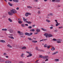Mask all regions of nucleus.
<instances>
[{"mask_svg":"<svg viewBox=\"0 0 63 63\" xmlns=\"http://www.w3.org/2000/svg\"><path fill=\"white\" fill-rule=\"evenodd\" d=\"M10 11L13 14H15L16 13V11L14 9H12V10H11Z\"/></svg>","mask_w":63,"mask_h":63,"instance_id":"1","label":"nucleus"},{"mask_svg":"<svg viewBox=\"0 0 63 63\" xmlns=\"http://www.w3.org/2000/svg\"><path fill=\"white\" fill-rule=\"evenodd\" d=\"M26 52L27 53H28L29 54V55H28L27 56V57H30L31 56H32V54H31V52H29V51H27V52Z\"/></svg>","mask_w":63,"mask_h":63,"instance_id":"2","label":"nucleus"},{"mask_svg":"<svg viewBox=\"0 0 63 63\" xmlns=\"http://www.w3.org/2000/svg\"><path fill=\"white\" fill-rule=\"evenodd\" d=\"M48 57V56H43V59H47V57Z\"/></svg>","mask_w":63,"mask_h":63,"instance_id":"3","label":"nucleus"},{"mask_svg":"<svg viewBox=\"0 0 63 63\" xmlns=\"http://www.w3.org/2000/svg\"><path fill=\"white\" fill-rule=\"evenodd\" d=\"M57 43H60L61 42V40L60 39H58L57 40Z\"/></svg>","mask_w":63,"mask_h":63,"instance_id":"4","label":"nucleus"},{"mask_svg":"<svg viewBox=\"0 0 63 63\" xmlns=\"http://www.w3.org/2000/svg\"><path fill=\"white\" fill-rule=\"evenodd\" d=\"M17 33L18 34H19L20 35H22L23 34V33L22 32H20V31H18Z\"/></svg>","mask_w":63,"mask_h":63,"instance_id":"5","label":"nucleus"},{"mask_svg":"<svg viewBox=\"0 0 63 63\" xmlns=\"http://www.w3.org/2000/svg\"><path fill=\"white\" fill-rule=\"evenodd\" d=\"M8 14L9 15H10V16H12L13 15V14L11 12H8Z\"/></svg>","mask_w":63,"mask_h":63,"instance_id":"6","label":"nucleus"},{"mask_svg":"<svg viewBox=\"0 0 63 63\" xmlns=\"http://www.w3.org/2000/svg\"><path fill=\"white\" fill-rule=\"evenodd\" d=\"M44 35L46 36V38H47V37H48V33H46L44 34Z\"/></svg>","mask_w":63,"mask_h":63,"instance_id":"7","label":"nucleus"},{"mask_svg":"<svg viewBox=\"0 0 63 63\" xmlns=\"http://www.w3.org/2000/svg\"><path fill=\"white\" fill-rule=\"evenodd\" d=\"M0 42H1V43H6V42L5 41L3 40H1L0 41Z\"/></svg>","mask_w":63,"mask_h":63,"instance_id":"8","label":"nucleus"},{"mask_svg":"<svg viewBox=\"0 0 63 63\" xmlns=\"http://www.w3.org/2000/svg\"><path fill=\"white\" fill-rule=\"evenodd\" d=\"M9 31L11 33H13L14 32V31L13 30H9Z\"/></svg>","mask_w":63,"mask_h":63,"instance_id":"9","label":"nucleus"},{"mask_svg":"<svg viewBox=\"0 0 63 63\" xmlns=\"http://www.w3.org/2000/svg\"><path fill=\"white\" fill-rule=\"evenodd\" d=\"M5 63H11V61H6L5 62Z\"/></svg>","mask_w":63,"mask_h":63,"instance_id":"10","label":"nucleus"},{"mask_svg":"<svg viewBox=\"0 0 63 63\" xmlns=\"http://www.w3.org/2000/svg\"><path fill=\"white\" fill-rule=\"evenodd\" d=\"M25 35H27L28 36L30 35L29 33H25Z\"/></svg>","mask_w":63,"mask_h":63,"instance_id":"11","label":"nucleus"},{"mask_svg":"<svg viewBox=\"0 0 63 63\" xmlns=\"http://www.w3.org/2000/svg\"><path fill=\"white\" fill-rule=\"evenodd\" d=\"M48 36V37H51L52 36V35L51 34H49Z\"/></svg>","mask_w":63,"mask_h":63,"instance_id":"12","label":"nucleus"},{"mask_svg":"<svg viewBox=\"0 0 63 63\" xmlns=\"http://www.w3.org/2000/svg\"><path fill=\"white\" fill-rule=\"evenodd\" d=\"M58 51H56V52H55V53H53V55H55L57 53H58Z\"/></svg>","mask_w":63,"mask_h":63,"instance_id":"13","label":"nucleus"},{"mask_svg":"<svg viewBox=\"0 0 63 63\" xmlns=\"http://www.w3.org/2000/svg\"><path fill=\"white\" fill-rule=\"evenodd\" d=\"M9 38H11V39H14V38L13 36H8Z\"/></svg>","mask_w":63,"mask_h":63,"instance_id":"14","label":"nucleus"},{"mask_svg":"<svg viewBox=\"0 0 63 63\" xmlns=\"http://www.w3.org/2000/svg\"><path fill=\"white\" fill-rule=\"evenodd\" d=\"M27 8H28L29 9H31L32 8V7L30 6H28L27 7Z\"/></svg>","mask_w":63,"mask_h":63,"instance_id":"15","label":"nucleus"},{"mask_svg":"<svg viewBox=\"0 0 63 63\" xmlns=\"http://www.w3.org/2000/svg\"><path fill=\"white\" fill-rule=\"evenodd\" d=\"M36 31L38 32H40V30L38 29H36Z\"/></svg>","mask_w":63,"mask_h":63,"instance_id":"16","label":"nucleus"},{"mask_svg":"<svg viewBox=\"0 0 63 63\" xmlns=\"http://www.w3.org/2000/svg\"><path fill=\"white\" fill-rule=\"evenodd\" d=\"M32 42L33 43H37V41H32Z\"/></svg>","mask_w":63,"mask_h":63,"instance_id":"17","label":"nucleus"},{"mask_svg":"<svg viewBox=\"0 0 63 63\" xmlns=\"http://www.w3.org/2000/svg\"><path fill=\"white\" fill-rule=\"evenodd\" d=\"M23 20L25 22H26V21L27 19H25V17H23Z\"/></svg>","mask_w":63,"mask_h":63,"instance_id":"18","label":"nucleus"},{"mask_svg":"<svg viewBox=\"0 0 63 63\" xmlns=\"http://www.w3.org/2000/svg\"><path fill=\"white\" fill-rule=\"evenodd\" d=\"M41 30H43V31H46L47 30L46 29H44L43 28H42Z\"/></svg>","mask_w":63,"mask_h":63,"instance_id":"19","label":"nucleus"},{"mask_svg":"<svg viewBox=\"0 0 63 63\" xmlns=\"http://www.w3.org/2000/svg\"><path fill=\"white\" fill-rule=\"evenodd\" d=\"M26 47L25 46H24V47H23L22 48V49H26Z\"/></svg>","mask_w":63,"mask_h":63,"instance_id":"20","label":"nucleus"},{"mask_svg":"<svg viewBox=\"0 0 63 63\" xmlns=\"http://www.w3.org/2000/svg\"><path fill=\"white\" fill-rule=\"evenodd\" d=\"M13 1L15 2H18V0H13Z\"/></svg>","mask_w":63,"mask_h":63,"instance_id":"21","label":"nucleus"},{"mask_svg":"<svg viewBox=\"0 0 63 63\" xmlns=\"http://www.w3.org/2000/svg\"><path fill=\"white\" fill-rule=\"evenodd\" d=\"M8 4L10 6H13V5L11 4V3L10 2H9L8 3Z\"/></svg>","mask_w":63,"mask_h":63,"instance_id":"22","label":"nucleus"},{"mask_svg":"<svg viewBox=\"0 0 63 63\" xmlns=\"http://www.w3.org/2000/svg\"><path fill=\"white\" fill-rule=\"evenodd\" d=\"M7 47H10V48H12V47H12V46H11V45H7Z\"/></svg>","mask_w":63,"mask_h":63,"instance_id":"23","label":"nucleus"},{"mask_svg":"<svg viewBox=\"0 0 63 63\" xmlns=\"http://www.w3.org/2000/svg\"><path fill=\"white\" fill-rule=\"evenodd\" d=\"M46 21H47V22H50V20H48V19H47L46 20Z\"/></svg>","mask_w":63,"mask_h":63,"instance_id":"24","label":"nucleus"},{"mask_svg":"<svg viewBox=\"0 0 63 63\" xmlns=\"http://www.w3.org/2000/svg\"><path fill=\"white\" fill-rule=\"evenodd\" d=\"M25 54H24L23 53H22V54L21 55V57H23V55H24Z\"/></svg>","mask_w":63,"mask_h":63,"instance_id":"25","label":"nucleus"},{"mask_svg":"<svg viewBox=\"0 0 63 63\" xmlns=\"http://www.w3.org/2000/svg\"><path fill=\"white\" fill-rule=\"evenodd\" d=\"M43 56L42 55H39V58H43Z\"/></svg>","mask_w":63,"mask_h":63,"instance_id":"26","label":"nucleus"},{"mask_svg":"<svg viewBox=\"0 0 63 63\" xmlns=\"http://www.w3.org/2000/svg\"><path fill=\"white\" fill-rule=\"evenodd\" d=\"M35 31V30L34 29H31L30 30V31H31V32H34V31Z\"/></svg>","mask_w":63,"mask_h":63,"instance_id":"27","label":"nucleus"},{"mask_svg":"<svg viewBox=\"0 0 63 63\" xmlns=\"http://www.w3.org/2000/svg\"><path fill=\"white\" fill-rule=\"evenodd\" d=\"M25 16H28L29 15H28V13H27L25 14Z\"/></svg>","mask_w":63,"mask_h":63,"instance_id":"28","label":"nucleus"},{"mask_svg":"<svg viewBox=\"0 0 63 63\" xmlns=\"http://www.w3.org/2000/svg\"><path fill=\"white\" fill-rule=\"evenodd\" d=\"M55 48H54V47H53L51 48V50H55Z\"/></svg>","mask_w":63,"mask_h":63,"instance_id":"29","label":"nucleus"},{"mask_svg":"<svg viewBox=\"0 0 63 63\" xmlns=\"http://www.w3.org/2000/svg\"><path fill=\"white\" fill-rule=\"evenodd\" d=\"M8 20L10 22H12V19H11L10 18H9L8 19Z\"/></svg>","mask_w":63,"mask_h":63,"instance_id":"30","label":"nucleus"},{"mask_svg":"<svg viewBox=\"0 0 63 63\" xmlns=\"http://www.w3.org/2000/svg\"><path fill=\"white\" fill-rule=\"evenodd\" d=\"M7 30L6 29H2V31H6Z\"/></svg>","mask_w":63,"mask_h":63,"instance_id":"31","label":"nucleus"},{"mask_svg":"<svg viewBox=\"0 0 63 63\" xmlns=\"http://www.w3.org/2000/svg\"><path fill=\"white\" fill-rule=\"evenodd\" d=\"M21 25L22 27H24V26H25V25L24 24H21Z\"/></svg>","mask_w":63,"mask_h":63,"instance_id":"32","label":"nucleus"},{"mask_svg":"<svg viewBox=\"0 0 63 63\" xmlns=\"http://www.w3.org/2000/svg\"><path fill=\"white\" fill-rule=\"evenodd\" d=\"M35 48H36V50H38V47H35Z\"/></svg>","mask_w":63,"mask_h":63,"instance_id":"33","label":"nucleus"},{"mask_svg":"<svg viewBox=\"0 0 63 63\" xmlns=\"http://www.w3.org/2000/svg\"><path fill=\"white\" fill-rule=\"evenodd\" d=\"M44 46L45 47H47V45L45 44L44 45Z\"/></svg>","mask_w":63,"mask_h":63,"instance_id":"34","label":"nucleus"},{"mask_svg":"<svg viewBox=\"0 0 63 63\" xmlns=\"http://www.w3.org/2000/svg\"><path fill=\"white\" fill-rule=\"evenodd\" d=\"M60 24V23H57L56 25V26H58Z\"/></svg>","mask_w":63,"mask_h":63,"instance_id":"35","label":"nucleus"},{"mask_svg":"<svg viewBox=\"0 0 63 63\" xmlns=\"http://www.w3.org/2000/svg\"><path fill=\"white\" fill-rule=\"evenodd\" d=\"M32 34H33V33L31 32L29 33L30 35H29V36H30L31 35H32Z\"/></svg>","mask_w":63,"mask_h":63,"instance_id":"36","label":"nucleus"},{"mask_svg":"<svg viewBox=\"0 0 63 63\" xmlns=\"http://www.w3.org/2000/svg\"><path fill=\"white\" fill-rule=\"evenodd\" d=\"M57 40V39H55V38H54L53 40V41H56Z\"/></svg>","mask_w":63,"mask_h":63,"instance_id":"37","label":"nucleus"},{"mask_svg":"<svg viewBox=\"0 0 63 63\" xmlns=\"http://www.w3.org/2000/svg\"><path fill=\"white\" fill-rule=\"evenodd\" d=\"M3 55L4 56H6V55H7V54L6 53H4L3 54Z\"/></svg>","mask_w":63,"mask_h":63,"instance_id":"38","label":"nucleus"},{"mask_svg":"<svg viewBox=\"0 0 63 63\" xmlns=\"http://www.w3.org/2000/svg\"><path fill=\"white\" fill-rule=\"evenodd\" d=\"M60 1V0H56V2H59Z\"/></svg>","mask_w":63,"mask_h":63,"instance_id":"39","label":"nucleus"},{"mask_svg":"<svg viewBox=\"0 0 63 63\" xmlns=\"http://www.w3.org/2000/svg\"><path fill=\"white\" fill-rule=\"evenodd\" d=\"M59 60L58 59H56L55 60V61H58Z\"/></svg>","mask_w":63,"mask_h":63,"instance_id":"40","label":"nucleus"},{"mask_svg":"<svg viewBox=\"0 0 63 63\" xmlns=\"http://www.w3.org/2000/svg\"><path fill=\"white\" fill-rule=\"evenodd\" d=\"M29 29H31L32 28V27L30 26L28 27Z\"/></svg>","mask_w":63,"mask_h":63,"instance_id":"41","label":"nucleus"},{"mask_svg":"<svg viewBox=\"0 0 63 63\" xmlns=\"http://www.w3.org/2000/svg\"><path fill=\"white\" fill-rule=\"evenodd\" d=\"M0 62H4V60H2V61H1V60H0Z\"/></svg>","mask_w":63,"mask_h":63,"instance_id":"42","label":"nucleus"},{"mask_svg":"<svg viewBox=\"0 0 63 63\" xmlns=\"http://www.w3.org/2000/svg\"><path fill=\"white\" fill-rule=\"evenodd\" d=\"M18 23H22V22L21 21H19L18 22Z\"/></svg>","mask_w":63,"mask_h":63,"instance_id":"43","label":"nucleus"},{"mask_svg":"<svg viewBox=\"0 0 63 63\" xmlns=\"http://www.w3.org/2000/svg\"><path fill=\"white\" fill-rule=\"evenodd\" d=\"M28 23H29V24H31V23H32V22L29 21Z\"/></svg>","mask_w":63,"mask_h":63,"instance_id":"44","label":"nucleus"},{"mask_svg":"<svg viewBox=\"0 0 63 63\" xmlns=\"http://www.w3.org/2000/svg\"><path fill=\"white\" fill-rule=\"evenodd\" d=\"M37 13L38 14H41V13L40 12V11H38V12Z\"/></svg>","mask_w":63,"mask_h":63,"instance_id":"45","label":"nucleus"},{"mask_svg":"<svg viewBox=\"0 0 63 63\" xmlns=\"http://www.w3.org/2000/svg\"><path fill=\"white\" fill-rule=\"evenodd\" d=\"M53 14H49V16H52Z\"/></svg>","mask_w":63,"mask_h":63,"instance_id":"46","label":"nucleus"},{"mask_svg":"<svg viewBox=\"0 0 63 63\" xmlns=\"http://www.w3.org/2000/svg\"><path fill=\"white\" fill-rule=\"evenodd\" d=\"M34 2H38V0H34Z\"/></svg>","mask_w":63,"mask_h":63,"instance_id":"47","label":"nucleus"},{"mask_svg":"<svg viewBox=\"0 0 63 63\" xmlns=\"http://www.w3.org/2000/svg\"><path fill=\"white\" fill-rule=\"evenodd\" d=\"M25 26H28V25L27 24H25Z\"/></svg>","mask_w":63,"mask_h":63,"instance_id":"48","label":"nucleus"},{"mask_svg":"<svg viewBox=\"0 0 63 63\" xmlns=\"http://www.w3.org/2000/svg\"><path fill=\"white\" fill-rule=\"evenodd\" d=\"M47 48H48V49L49 48H50V46H48Z\"/></svg>","mask_w":63,"mask_h":63,"instance_id":"49","label":"nucleus"},{"mask_svg":"<svg viewBox=\"0 0 63 63\" xmlns=\"http://www.w3.org/2000/svg\"><path fill=\"white\" fill-rule=\"evenodd\" d=\"M28 15H31V13H28Z\"/></svg>","mask_w":63,"mask_h":63,"instance_id":"50","label":"nucleus"},{"mask_svg":"<svg viewBox=\"0 0 63 63\" xmlns=\"http://www.w3.org/2000/svg\"><path fill=\"white\" fill-rule=\"evenodd\" d=\"M62 28V27H59V28H60L61 29V28Z\"/></svg>","mask_w":63,"mask_h":63,"instance_id":"51","label":"nucleus"},{"mask_svg":"<svg viewBox=\"0 0 63 63\" xmlns=\"http://www.w3.org/2000/svg\"><path fill=\"white\" fill-rule=\"evenodd\" d=\"M52 28H53V27H50V29H52Z\"/></svg>","mask_w":63,"mask_h":63,"instance_id":"52","label":"nucleus"},{"mask_svg":"<svg viewBox=\"0 0 63 63\" xmlns=\"http://www.w3.org/2000/svg\"><path fill=\"white\" fill-rule=\"evenodd\" d=\"M44 41V39H42V40H40V41L41 42V41Z\"/></svg>","mask_w":63,"mask_h":63,"instance_id":"53","label":"nucleus"},{"mask_svg":"<svg viewBox=\"0 0 63 63\" xmlns=\"http://www.w3.org/2000/svg\"><path fill=\"white\" fill-rule=\"evenodd\" d=\"M5 57L6 58H8V57H9L7 56H5Z\"/></svg>","mask_w":63,"mask_h":63,"instance_id":"54","label":"nucleus"},{"mask_svg":"<svg viewBox=\"0 0 63 63\" xmlns=\"http://www.w3.org/2000/svg\"><path fill=\"white\" fill-rule=\"evenodd\" d=\"M54 31V32H57V30H55Z\"/></svg>","mask_w":63,"mask_h":63,"instance_id":"55","label":"nucleus"},{"mask_svg":"<svg viewBox=\"0 0 63 63\" xmlns=\"http://www.w3.org/2000/svg\"><path fill=\"white\" fill-rule=\"evenodd\" d=\"M47 39H44V41H46V40H47Z\"/></svg>","mask_w":63,"mask_h":63,"instance_id":"56","label":"nucleus"},{"mask_svg":"<svg viewBox=\"0 0 63 63\" xmlns=\"http://www.w3.org/2000/svg\"><path fill=\"white\" fill-rule=\"evenodd\" d=\"M55 1H56V0H52V2H54Z\"/></svg>","mask_w":63,"mask_h":63,"instance_id":"57","label":"nucleus"},{"mask_svg":"<svg viewBox=\"0 0 63 63\" xmlns=\"http://www.w3.org/2000/svg\"><path fill=\"white\" fill-rule=\"evenodd\" d=\"M19 9V8H18V7H17L16 8V9L17 10H18Z\"/></svg>","mask_w":63,"mask_h":63,"instance_id":"58","label":"nucleus"},{"mask_svg":"<svg viewBox=\"0 0 63 63\" xmlns=\"http://www.w3.org/2000/svg\"><path fill=\"white\" fill-rule=\"evenodd\" d=\"M44 1L46 2V1H48V0H44Z\"/></svg>","mask_w":63,"mask_h":63,"instance_id":"59","label":"nucleus"},{"mask_svg":"<svg viewBox=\"0 0 63 63\" xmlns=\"http://www.w3.org/2000/svg\"><path fill=\"white\" fill-rule=\"evenodd\" d=\"M26 22L28 23L29 21H26Z\"/></svg>","mask_w":63,"mask_h":63,"instance_id":"60","label":"nucleus"},{"mask_svg":"<svg viewBox=\"0 0 63 63\" xmlns=\"http://www.w3.org/2000/svg\"><path fill=\"white\" fill-rule=\"evenodd\" d=\"M35 25H34L32 26H33V27H35Z\"/></svg>","mask_w":63,"mask_h":63,"instance_id":"61","label":"nucleus"},{"mask_svg":"<svg viewBox=\"0 0 63 63\" xmlns=\"http://www.w3.org/2000/svg\"><path fill=\"white\" fill-rule=\"evenodd\" d=\"M28 39L30 40H31V39L30 38H29Z\"/></svg>","mask_w":63,"mask_h":63,"instance_id":"62","label":"nucleus"},{"mask_svg":"<svg viewBox=\"0 0 63 63\" xmlns=\"http://www.w3.org/2000/svg\"><path fill=\"white\" fill-rule=\"evenodd\" d=\"M20 63H23V62H20Z\"/></svg>","mask_w":63,"mask_h":63,"instance_id":"63","label":"nucleus"},{"mask_svg":"<svg viewBox=\"0 0 63 63\" xmlns=\"http://www.w3.org/2000/svg\"><path fill=\"white\" fill-rule=\"evenodd\" d=\"M38 60H37L35 62H38Z\"/></svg>","mask_w":63,"mask_h":63,"instance_id":"64","label":"nucleus"}]
</instances>
